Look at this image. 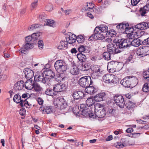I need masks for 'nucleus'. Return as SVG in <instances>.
<instances>
[{
  "label": "nucleus",
  "mask_w": 149,
  "mask_h": 149,
  "mask_svg": "<svg viewBox=\"0 0 149 149\" xmlns=\"http://www.w3.org/2000/svg\"><path fill=\"white\" fill-rule=\"evenodd\" d=\"M76 39L79 43H81L84 41L85 38L83 36L80 35H79L77 37H76Z\"/></svg>",
  "instance_id": "49530a36"
},
{
  "label": "nucleus",
  "mask_w": 149,
  "mask_h": 149,
  "mask_svg": "<svg viewBox=\"0 0 149 149\" xmlns=\"http://www.w3.org/2000/svg\"><path fill=\"white\" fill-rule=\"evenodd\" d=\"M63 79V77L60 74H58L56 76V80L58 82H60Z\"/></svg>",
  "instance_id": "603ef678"
},
{
  "label": "nucleus",
  "mask_w": 149,
  "mask_h": 149,
  "mask_svg": "<svg viewBox=\"0 0 149 149\" xmlns=\"http://www.w3.org/2000/svg\"><path fill=\"white\" fill-rule=\"evenodd\" d=\"M54 67L58 72L63 74L67 70V66L64 61L62 60L57 61L54 64Z\"/></svg>",
  "instance_id": "f257e3e1"
},
{
  "label": "nucleus",
  "mask_w": 149,
  "mask_h": 149,
  "mask_svg": "<svg viewBox=\"0 0 149 149\" xmlns=\"http://www.w3.org/2000/svg\"><path fill=\"white\" fill-rule=\"evenodd\" d=\"M140 0H131L132 4L133 6H136L139 2Z\"/></svg>",
  "instance_id": "0e129e2a"
},
{
  "label": "nucleus",
  "mask_w": 149,
  "mask_h": 149,
  "mask_svg": "<svg viewBox=\"0 0 149 149\" xmlns=\"http://www.w3.org/2000/svg\"><path fill=\"white\" fill-rule=\"evenodd\" d=\"M148 11H149V4H146L143 7L140 8L139 10L140 14L142 16H146L145 14Z\"/></svg>",
  "instance_id": "5701e85b"
},
{
  "label": "nucleus",
  "mask_w": 149,
  "mask_h": 149,
  "mask_svg": "<svg viewBox=\"0 0 149 149\" xmlns=\"http://www.w3.org/2000/svg\"><path fill=\"white\" fill-rule=\"evenodd\" d=\"M130 82H131V88L135 86L138 82V80L136 77L134 76H129Z\"/></svg>",
  "instance_id": "cd10ccee"
},
{
  "label": "nucleus",
  "mask_w": 149,
  "mask_h": 149,
  "mask_svg": "<svg viewBox=\"0 0 149 149\" xmlns=\"http://www.w3.org/2000/svg\"><path fill=\"white\" fill-rule=\"evenodd\" d=\"M40 110L41 111L42 113H46L47 114L50 113L52 112V107L48 106L40 107Z\"/></svg>",
  "instance_id": "4be33fe9"
},
{
  "label": "nucleus",
  "mask_w": 149,
  "mask_h": 149,
  "mask_svg": "<svg viewBox=\"0 0 149 149\" xmlns=\"http://www.w3.org/2000/svg\"><path fill=\"white\" fill-rule=\"evenodd\" d=\"M44 25L54 27L55 26L54 22L53 20L49 19H45L44 20Z\"/></svg>",
  "instance_id": "c756f323"
},
{
  "label": "nucleus",
  "mask_w": 149,
  "mask_h": 149,
  "mask_svg": "<svg viewBox=\"0 0 149 149\" xmlns=\"http://www.w3.org/2000/svg\"><path fill=\"white\" fill-rule=\"evenodd\" d=\"M28 50V49L24 46L19 51H20L22 54H25L27 52Z\"/></svg>",
  "instance_id": "864d4df0"
},
{
  "label": "nucleus",
  "mask_w": 149,
  "mask_h": 149,
  "mask_svg": "<svg viewBox=\"0 0 149 149\" xmlns=\"http://www.w3.org/2000/svg\"><path fill=\"white\" fill-rule=\"evenodd\" d=\"M112 54L109 52H105L103 54L104 58L106 60L108 61L111 59V57Z\"/></svg>",
  "instance_id": "58836bf2"
},
{
  "label": "nucleus",
  "mask_w": 149,
  "mask_h": 149,
  "mask_svg": "<svg viewBox=\"0 0 149 149\" xmlns=\"http://www.w3.org/2000/svg\"><path fill=\"white\" fill-rule=\"evenodd\" d=\"M142 90L144 92H149V83L145 84L143 86Z\"/></svg>",
  "instance_id": "37998d69"
},
{
  "label": "nucleus",
  "mask_w": 149,
  "mask_h": 149,
  "mask_svg": "<svg viewBox=\"0 0 149 149\" xmlns=\"http://www.w3.org/2000/svg\"><path fill=\"white\" fill-rule=\"evenodd\" d=\"M134 32L132 31L131 33L130 32L129 34H128L129 37H130V45H132L135 47H137L141 45V40L139 39H134L132 40L134 38Z\"/></svg>",
  "instance_id": "1a4fd4ad"
},
{
  "label": "nucleus",
  "mask_w": 149,
  "mask_h": 149,
  "mask_svg": "<svg viewBox=\"0 0 149 149\" xmlns=\"http://www.w3.org/2000/svg\"><path fill=\"white\" fill-rule=\"evenodd\" d=\"M68 43L67 41H61L58 47V49H63L64 48L67 47H68Z\"/></svg>",
  "instance_id": "7c9ffc66"
},
{
  "label": "nucleus",
  "mask_w": 149,
  "mask_h": 149,
  "mask_svg": "<svg viewBox=\"0 0 149 149\" xmlns=\"http://www.w3.org/2000/svg\"><path fill=\"white\" fill-rule=\"evenodd\" d=\"M81 111V114L83 116H85L88 114V115L89 111H91L89 110V109L87 107H86V108L84 109H83Z\"/></svg>",
  "instance_id": "a18cd8bd"
},
{
  "label": "nucleus",
  "mask_w": 149,
  "mask_h": 149,
  "mask_svg": "<svg viewBox=\"0 0 149 149\" xmlns=\"http://www.w3.org/2000/svg\"><path fill=\"white\" fill-rule=\"evenodd\" d=\"M129 25L128 24H125L124 25L123 24L120 23L118 25L116 26V27L117 29H125V31L126 34H129L130 32V30H132L133 29L130 27H127V26H128Z\"/></svg>",
  "instance_id": "a211bd4d"
},
{
  "label": "nucleus",
  "mask_w": 149,
  "mask_h": 149,
  "mask_svg": "<svg viewBox=\"0 0 149 149\" xmlns=\"http://www.w3.org/2000/svg\"><path fill=\"white\" fill-rule=\"evenodd\" d=\"M109 5L110 2L108 1H105L103 4V7H100V8H101L102 7L104 8H105L107 7Z\"/></svg>",
  "instance_id": "bf43d9fd"
},
{
  "label": "nucleus",
  "mask_w": 149,
  "mask_h": 149,
  "mask_svg": "<svg viewBox=\"0 0 149 149\" xmlns=\"http://www.w3.org/2000/svg\"><path fill=\"white\" fill-rule=\"evenodd\" d=\"M137 54L141 57L144 56L149 54V47L146 46H140L138 49Z\"/></svg>",
  "instance_id": "423d86ee"
},
{
  "label": "nucleus",
  "mask_w": 149,
  "mask_h": 149,
  "mask_svg": "<svg viewBox=\"0 0 149 149\" xmlns=\"http://www.w3.org/2000/svg\"><path fill=\"white\" fill-rule=\"evenodd\" d=\"M24 46L28 49L32 48L33 47V44L29 42H26Z\"/></svg>",
  "instance_id": "4d7b16f0"
},
{
  "label": "nucleus",
  "mask_w": 149,
  "mask_h": 149,
  "mask_svg": "<svg viewBox=\"0 0 149 149\" xmlns=\"http://www.w3.org/2000/svg\"><path fill=\"white\" fill-rule=\"evenodd\" d=\"M95 111H100L101 110L103 109V106L100 103H97L95 104Z\"/></svg>",
  "instance_id": "a19ab883"
},
{
  "label": "nucleus",
  "mask_w": 149,
  "mask_h": 149,
  "mask_svg": "<svg viewBox=\"0 0 149 149\" xmlns=\"http://www.w3.org/2000/svg\"><path fill=\"white\" fill-rule=\"evenodd\" d=\"M66 40L68 42L72 44L75 42L76 40V36L75 35L71 33H68L66 37Z\"/></svg>",
  "instance_id": "dca6fc26"
},
{
  "label": "nucleus",
  "mask_w": 149,
  "mask_h": 149,
  "mask_svg": "<svg viewBox=\"0 0 149 149\" xmlns=\"http://www.w3.org/2000/svg\"><path fill=\"white\" fill-rule=\"evenodd\" d=\"M43 74L45 75V77L48 83L49 81H50V79L53 78L55 76L54 72L51 70L44 71L43 72Z\"/></svg>",
  "instance_id": "4468645a"
},
{
  "label": "nucleus",
  "mask_w": 149,
  "mask_h": 149,
  "mask_svg": "<svg viewBox=\"0 0 149 149\" xmlns=\"http://www.w3.org/2000/svg\"><path fill=\"white\" fill-rule=\"evenodd\" d=\"M91 84H90L88 87H86L85 91V92L88 93L92 95L96 92L97 91V89L93 86H90Z\"/></svg>",
  "instance_id": "412c9836"
},
{
  "label": "nucleus",
  "mask_w": 149,
  "mask_h": 149,
  "mask_svg": "<svg viewBox=\"0 0 149 149\" xmlns=\"http://www.w3.org/2000/svg\"><path fill=\"white\" fill-rule=\"evenodd\" d=\"M90 81L91 84L93 83L91 77L89 76H85L80 79L79 80V84L82 87L86 88L89 85Z\"/></svg>",
  "instance_id": "20e7f679"
},
{
  "label": "nucleus",
  "mask_w": 149,
  "mask_h": 149,
  "mask_svg": "<svg viewBox=\"0 0 149 149\" xmlns=\"http://www.w3.org/2000/svg\"><path fill=\"white\" fill-rule=\"evenodd\" d=\"M93 99L91 97H88L86 101V104L88 107L92 106L94 103Z\"/></svg>",
  "instance_id": "e433bc0d"
},
{
  "label": "nucleus",
  "mask_w": 149,
  "mask_h": 149,
  "mask_svg": "<svg viewBox=\"0 0 149 149\" xmlns=\"http://www.w3.org/2000/svg\"><path fill=\"white\" fill-rule=\"evenodd\" d=\"M92 3H87L86 7H85V10L86 11H89L91 12H93L95 8L94 6H92Z\"/></svg>",
  "instance_id": "72a5a7b5"
},
{
  "label": "nucleus",
  "mask_w": 149,
  "mask_h": 149,
  "mask_svg": "<svg viewBox=\"0 0 149 149\" xmlns=\"http://www.w3.org/2000/svg\"><path fill=\"white\" fill-rule=\"evenodd\" d=\"M113 75L110 74H107L103 77V79L106 83H112L116 84L117 83L118 81L114 77Z\"/></svg>",
  "instance_id": "9b49d317"
},
{
  "label": "nucleus",
  "mask_w": 149,
  "mask_h": 149,
  "mask_svg": "<svg viewBox=\"0 0 149 149\" xmlns=\"http://www.w3.org/2000/svg\"><path fill=\"white\" fill-rule=\"evenodd\" d=\"M13 100L15 102L19 103L21 101V97L19 94H15L13 97Z\"/></svg>",
  "instance_id": "ea45409f"
},
{
  "label": "nucleus",
  "mask_w": 149,
  "mask_h": 149,
  "mask_svg": "<svg viewBox=\"0 0 149 149\" xmlns=\"http://www.w3.org/2000/svg\"><path fill=\"white\" fill-rule=\"evenodd\" d=\"M52 9V5L51 3L48 4L46 7V9L47 11H50Z\"/></svg>",
  "instance_id": "680f3d73"
},
{
  "label": "nucleus",
  "mask_w": 149,
  "mask_h": 149,
  "mask_svg": "<svg viewBox=\"0 0 149 149\" xmlns=\"http://www.w3.org/2000/svg\"><path fill=\"white\" fill-rule=\"evenodd\" d=\"M95 36L94 33V34H92L91 36L89 37L88 39L90 41H92L94 39L96 40Z\"/></svg>",
  "instance_id": "338daca9"
},
{
  "label": "nucleus",
  "mask_w": 149,
  "mask_h": 149,
  "mask_svg": "<svg viewBox=\"0 0 149 149\" xmlns=\"http://www.w3.org/2000/svg\"><path fill=\"white\" fill-rule=\"evenodd\" d=\"M53 89L52 90V88H50V87H49L47 88L45 93V94L48 95L53 96L55 95Z\"/></svg>",
  "instance_id": "473e14b6"
},
{
  "label": "nucleus",
  "mask_w": 149,
  "mask_h": 149,
  "mask_svg": "<svg viewBox=\"0 0 149 149\" xmlns=\"http://www.w3.org/2000/svg\"><path fill=\"white\" fill-rule=\"evenodd\" d=\"M93 70L96 74H101V72H102L100 70V66L96 65L94 67Z\"/></svg>",
  "instance_id": "8fccbe9b"
},
{
  "label": "nucleus",
  "mask_w": 149,
  "mask_h": 149,
  "mask_svg": "<svg viewBox=\"0 0 149 149\" xmlns=\"http://www.w3.org/2000/svg\"><path fill=\"white\" fill-rule=\"evenodd\" d=\"M55 107L60 109H63L67 107V104L66 102L64 101L63 99L56 100L54 102Z\"/></svg>",
  "instance_id": "9d476101"
},
{
  "label": "nucleus",
  "mask_w": 149,
  "mask_h": 149,
  "mask_svg": "<svg viewBox=\"0 0 149 149\" xmlns=\"http://www.w3.org/2000/svg\"><path fill=\"white\" fill-rule=\"evenodd\" d=\"M38 0H36L34 2L32 3L31 4V9L33 10L34 8H36L37 6Z\"/></svg>",
  "instance_id": "13d9d810"
},
{
  "label": "nucleus",
  "mask_w": 149,
  "mask_h": 149,
  "mask_svg": "<svg viewBox=\"0 0 149 149\" xmlns=\"http://www.w3.org/2000/svg\"><path fill=\"white\" fill-rule=\"evenodd\" d=\"M115 145H116V147L117 148H122L123 147L126 145L125 144L122 143L121 142H119L116 143Z\"/></svg>",
  "instance_id": "6e6d98bb"
},
{
  "label": "nucleus",
  "mask_w": 149,
  "mask_h": 149,
  "mask_svg": "<svg viewBox=\"0 0 149 149\" xmlns=\"http://www.w3.org/2000/svg\"><path fill=\"white\" fill-rule=\"evenodd\" d=\"M105 95L104 92L99 93L94 97V100L96 102L101 101L103 100V98Z\"/></svg>",
  "instance_id": "a878e982"
},
{
  "label": "nucleus",
  "mask_w": 149,
  "mask_h": 149,
  "mask_svg": "<svg viewBox=\"0 0 149 149\" xmlns=\"http://www.w3.org/2000/svg\"><path fill=\"white\" fill-rule=\"evenodd\" d=\"M99 28L100 31L104 34H106V33L108 32V27L107 26L104 25H100V27L97 26Z\"/></svg>",
  "instance_id": "2f4dec72"
},
{
  "label": "nucleus",
  "mask_w": 149,
  "mask_h": 149,
  "mask_svg": "<svg viewBox=\"0 0 149 149\" xmlns=\"http://www.w3.org/2000/svg\"><path fill=\"white\" fill-rule=\"evenodd\" d=\"M90 68V65H88L87 64L82 63V64L81 70L83 71H87Z\"/></svg>",
  "instance_id": "de8ad7c7"
},
{
  "label": "nucleus",
  "mask_w": 149,
  "mask_h": 149,
  "mask_svg": "<svg viewBox=\"0 0 149 149\" xmlns=\"http://www.w3.org/2000/svg\"><path fill=\"white\" fill-rule=\"evenodd\" d=\"M127 61L128 62H133L134 61L133 60V56L131 55H130L128 58L127 59Z\"/></svg>",
  "instance_id": "69168bd1"
},
{
  "label": "nucleus",
  "mask_w": 149,
  "mask_h": 149,
  "mask_svg": "<svg viewBox=\"0 0 149 149\" xmlns=\"http://www.w3.org/2000/svg\"><path fill=\"white\" fill-rule=\"evenodd\" d=\"M66 88V87L65 84H55L53 87L54 92L57 93L65 91Z\"/></svg>",
  "instance_id": "ddd939ff"
},
{
  "label": "nucleus",
  "mask_w": 149,
  "mask_h": 149,
  "mask_svg": "<svg viewBox=\"0 0 149 149\" xmlns=\"http://www.w3.org/2000/svg\"><path fill=\"white\" fill-rule=\"evenodd\" d=\"M115 102L120 108H123L125 105V102L123 97L121 95H116L114 97Z\"/></svg>",
  "instance_id": "6e6552de"
},
{
  "label": "nucleus",
  "mask_w": 149,
  "mask_h": 149,
  "mask_svg": "<svg viewBox=\"0 0 149 149\" xmlns=\"http://www.w3.org/2000/svg\"><path fill=\"white\" fill-rule=\"evenodd\" d=\"M116 34V31L112 29L107 32L106 35L107 36L113 37L115 36Z\"/></svg>",
  "instance_id": "4c0bfd02"
},
{
  "label": "nucleus",
  "mask_w": 149,
  "mask_h": 149,
  "mask_svg": "<svg viewBox=\"0 0 149 149\" xmlns=\"http://www.w3.org/2000/svg\"><path fill=\"white\" fill-rule=\"evenodd\" d=\"M126 107L128 109H130L134 107V103L130 101H128L126 104H125Z\"/></svg>",
  "instance_id": "79ce46f5"
},
{
  "label": "nucleus",
  "mask_w": 149,
  "mask_h": 149,
  "mask_svg": "<svg viewBox=\"0 0 149 149\" xmlns=\"http://www.w3.org/2000/svg\"><path fill=\"white\" fill-rule=\"evenodd\" d=\"M24 83L23 81H20L17 82L14 86V89L15 90H22L24 87Z\"/></svg>",
  "instance_id": "393cba45"
},
{
  "label": "nucleus",
  "mask_w": 149,
  "mask_h": 149,
  "mask_svg": "<svg viewBox=\"0 0 149 149\" xmlns=\"http://www.w3.org/2000/svg\"><path fill=\"white\" fill-rule=\"evenodd\" d=\"M38 46L39 49H43L44 46L43 42L42 40H40L38 42Z\"/></svg>",
  "instance_id": "3c124183"
},
{
  "label": "nucleus",
  "mask_w": 149,
  "mask_h": 149,
  "mask_svg": "<svg viewBox=\"0 0 149 149\" xmlns=\"http://www.w3.org/2000/svg\"><path fill=\"white\" fill-rule=\"evenodd\" d=\"M70 72L72 74L76 75L79 73V70L76 66H73L72 67L70 70Z\"/></svg>",
  "instance_id": "c9c22d12"
},
{
  "label": "nucleus",
  "mask_w": 149,
  "mask_h": 149,
  "mask_svg": "<svg viewBox=\"0 0 149 149\" xmlns=\"http://www.w3.org/2000/svg\"><path fill=\"white\" fill-rule=\"evenodd\" d=\"M105 111L104 110L97 111H89L88 113V116L91 118L94 119L96 117L100 118H104L105 116Z\"/></svg>",
  "instance_id": "f03ea898"
},
{
  "label": "nucleus",
  "mask_w": 149,
  "mask_h": 149,
  "mask_svg": "<svg viewBox=\"0 0 149 149\" xmlns=\"http://www.w3.org/2000/svg\"><path fill=\"white\" fill-rule=\"evenodd\" d=\"M107 50L111 53L116 54L120 53L121 51L120 50L118 46L117 45V42L115 43H109L107 45Z\"/></svg>",
  "instance_id": "7ed1b4c3"
},
{
  "label": "nucleus",
  "mask_w": 149,
  "mask_h": 149,
  "mask_svg": "<svg viewBox=\"0 0 149 149\" xmlns=\"http://www.w3.org/2000/svg\"><path fill=\"white\" fill-rule=\"evenodd\" d=\"M84 93L81 91H75L72 94L74 98L76 100L81 99L84 97Z\"/></svg>",
  "instance_id": "b1692460"
},
{
  "label": "nucleus",
  "mask_w": 149,
  "mask_h": 149,
  "mask_svg": "<svg viewBox=\"0 0 149 149\" xmlns=\"http://www.w3.org/2000/svg\"><path fill=\"white\" fill-rule=\"evenodd\" d=\"M118 63L114 61H111L108 63L107 69L110 72H113L115 71Z\"/></svg>",
  "instance_id": "f3484780"
},
{
  "label": "nucleus",
  "mask_w": 149,
  "mask_h": 149,
  "mask_svg": "<svg viewBox=\"0 0 149 149\" xmlns=\"http://www.w3.org/2000/svg\"><path fill=\"white\" fill-rule=\"evenodd\" d=\"M24 72L25 77L28 80H30L33 77V71L29 68H26L24 69Z\"/></svg>",
  "instance_id": "6ab92c4d"
},
{
  "label": "nucleus",
  "mask_w": 149,
  "mask_h": 149,
  "mask_svg": "<svg viewBox=\"0 0 149 149\" xmlns=\"http://www.w3.org/2000/svg\"><path fill=\"white\" fill-rule=\"evenodd\" d=\"M77 57L80 61L83 62H84L86 59V56L81 53L78 54L77 55Z\"/></svg>",
  "instance_id": "f704fd0d"
},
{
  "label": "nucleus",
  "mask_w": 149,
  "mask_h": 149,
  "mask_svg": "<svg viewBox=\"0 0 149 149\" xmlns=\"http://www.w3.org/2000/svg\"><path fill=\"white\" fill-rule=\"evenodd\" d=\"M143 45H149V37L147 39L144 40L142 42Z\"/></svg>",
  "instance_id": "774afa93"
},
{
  "label": "nucleus",
  "mask_w": 149,
  "mask_h": 149,
  "mask_svg": "<svg viewBox=\"0 0 149 149\" xmlns=\"http://www.w3.org/2000/svg\"><path fill=\"white\" fill-rule=\"evenodd\" d=\"M120 83L125 87H131V82L130 81L129 76H127L122 80Z\"/></svg>",
  "instance_id": "aec40b11"
},
{
  "label": "nucleus",
  "mask_w": 149,
  "mask_h": 149,
  "mask_svg": "<svg viewBox=\"0 0 149 149\" xmlns=\"http://www.w3.org/2000/svg\"><path fill=\"white\" fill-rule=\"evenodd\" d=\"M143 76L144 79L149 81V71L148 70L143 72Z\"/></svg>",
  "instance_id": "09e8293b"
},
{
  "label": "nucleus",
  "mask_w": 149,
  "mask_h": 149,
  "mask_svg": "<svg viewBox=\"0 0 149 149\" xmlns=\"http://www.w3.org/2000/svg\"><path fill=\"white\" fill-rule=\"evenodd\" d=\"M41 33H34L32 34L33 41L37 40Z\"/></svg>",
  "instance_id": "c03bdc74"
},
{
  "label": "nucleus",
  "mask_w": 149,
  "mask_h": 149,
  "mask_svg": "<svg viewBox=\"0 0 149 149\" xmlns=\"http://www.w3.org/2000/svg\"><path fill=\"white\" fill-rule=\"evenodd\" d=\"M99 28L96 27L94 30V33L95 35L96 40H101L104 39V36L106 35V34L101 33L100 31Z\"/></svg>",
  "instance_id": "2eb2a0df"
},
{
  "label": "nucleus",
  "mask_w": 149,
  "mask_h": 149,
  "mask_svg": "<svg viewBox=\"0 0 149 149\" xmlns=\"http://www.w3.org/2000/svg\"><path fill=\"white\" fill-rule=\"evenodd\" d=\"M130 37L125 39H122L120 42H117V45L118 46L120 49L126 48L130 46Z\"/></svg>",
  "instance_id": "39448f33"
},
{
  "label": "nucleus",
  "mask_w": 149,
  "mask_h": 149,
  "mask_svg": "<svg viewBox=\"0 0 149 149\" xmlns=\"http://www.w3.org/2000/svg\"><path fill=\"white\" fill-rule=\"evenodd\" d=\"M135 27L140 30H145L149 28V21L140 23L135 25Z\"/></svg>",
  "instance_id": "f8f14e48"
},
{
  "label": "nucleus",
  "mask_w": 149,
  "mask_h": 149,
  "mask_svg": "<svg viewBox=\"0 0 149 149\" xmlns=\"http://www.w3.org/2000/svg\"><path fill=\"white\" fill-rule=\"evenodd\" d=\"M33 81L29 80L25 83L24 84L25 88L28 90H31L33 87Z\"/></svg>",
  "instance_id": "bb28decb"
},
{
  "label": "nucleus",
  "mask_w": 149,
  "mask_h": 149,
  "mask_svg": "<svg viewBox=\"0 0 149 149\" xmlns=\"http://www.w3.org/2000/svg\"><path fill=\"white\" fill-rule=\"evenodd\" d=\"M85 50L86 48L84 45H81L78 48V50L80 52H82L84 51Z\"/></svg>",
  "instance_id": "e2e57ef3"
},
{
  "label": "nucleus",
  "mask_w": 149,
  "mask_h": 149,
  "mask_svg": "<svg viewBox=\"0 0 149 149\" xmlns=\"http://www.w3.org/2000/svg\"><path fill=\"white\" fill-rule=\"evenodd\" d=\"M34 89L36 91L38 92L41 90V87L40 86V85L37 84H35L33 85V87Z\"/></svg>",
  "instance_id": "5fc2aeb1"
},
{
  "label": "nucleus",
  "mask_w": 149,
  "mask_h": 149,
  "mask_svg": "<svg viewBox=\"0 0 149 149\" xmlns=\"http://www.w3.org/2000/svg\"><path fill=\"white\" fill-rule=\"evenodd\" d=\"M34 80L36 81L49 85L47 82L45 75L43 74V72L36 73L34 76Z\"/></svg>",
  "instance_id": "0eeeda50"
},
{
  "label": "nucleus",
  "mask_w": 149,
  "mask_h": 149,
  "mask_svg": "<svg viewBox=\"0 0 149 149\" xmlns=\"http://www.w3.org/2000/svg\"><path fill=\"white\" fill-rule=\"evenodd\" d=\"M41 26L42 25L40 24H33L29 27V30L30 31H35Z\"/></svg>",
  "instance_id": "c85d7f7f"
},
{
  "label": "nucleus",
  "mask_w": 149,
  "mask_h": 149,
  "mask_svg": "<svg viewBox=\"0 0 149 149\" xmlns=\"http://www.w3.org/2000/svg\"><path fill=\"white\" fill-rule=\"evenodd\" d=\"M25 40L26 42H29L31 41L32 40H33L32 35L31 36H26L25 38Z\"/></svg>",
  "instance_id": "052dcab7"
}]
</instances>
